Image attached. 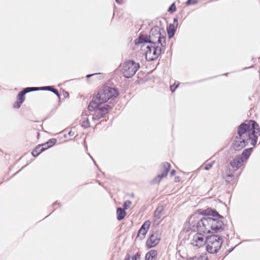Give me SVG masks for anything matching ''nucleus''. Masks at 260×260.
<instances>
[{
	"instance_id": "obj_1",
	"label": "nucleus",
	"mask_w": 260,
	"mask_h": 260,
	"mask_svg": "<svg viewBox=\"0 0 260 260\" xmlns=\"http://www.w3.org/2000/svg\"><path fill=\"white\" fill-rule=\"evenodd\" d=\"M259 135V126L255 121L250 120L247 124L243 123L238 127V136L234 138L232 147L234 149L238 151L248 143L254 146Z\"/></svg>"
},
{
	"instance_id": "obj_2",
	"label": "nucleus",
	"mask_w": 260,
	"mask_h": 260,
	"mask_svg": "<svg viewBox=\"0 0 260 260\" xmlns=\"http://www.w3.org/2000/svg\"><path fill=\"white\" fill-rule=\"evenodd\" d=\"M201 213L207 216H212L214 218L204 217L200 219L197 225L199 232L208 234L213 232H220L223 230V222L220 220L223 216L220 215L215 210L207 208L203 210Z\"/></svg>"
},
{
	"instance_id": "obj_3",
	"label": "nucleus",
	"mask_w": 260,
	"mask_h": 260,
	"mask_svg": "<svg viewBox=\"0 0 260 260\" xmlns=\"http://www.w3.org/2000/svg\"><path fill=\"white\" fill-rule=\"evenodd\" d=\"M160 29L159 27L156 26L153 27L150 31L149 36L148 37L146 35H141L136 44H141L143 43H148L149 44L158 45L159 44L161 46H163L165 44L166 38L164 36L161 35L160 32Z\"/></svg>"
},
{
	"instance_id": "obj_4",
	"label": "nucleus",
	"mask_w": 260,
	"mask_h": 260,
	"mask_svg": "<svg viewBox=\"0 0 260 260\" xmlns=\"http://www.w3.org/2000/svg\"><path fill=\"white\" fill-rule=\"evenodd\" d=\"M118 95V92L116 89L105 86L99 91L95 97V100L99 104H103L110 99L117 97Z\"/></svg>"
},
{
	"instance_id": "obj_5",
	"label": "nucleus",
	"mask_w": 260,
	"mask_h": 260,
	"mask_svg": "<svg viewBox=\"0 0 260 260\" xmlns=\"http://www.w3.org/2000/svg\"><path fill=\"white\" fill-rule=\"evenodd\" d=\"M223 242L221 237L213 235L206 237V249L210 253H216L220 249Z\"/></svg>"
},
{
	"instance_id": "obj_6",
	"label": "nucleus",
	"mask_w": 260,
	"mask_h": 260,
	"mask_svg": "<svg viewBox=\"0 0 260 260\" xmlns=\"http://www.w3.org/2000/svg\"><path fill=\"white\" fill-rule=\"evenodd\" d=\"M252 150V148L244 150L241 155L235 156L230 162L231 166L235 170H237L244 166L250 156Z\"/></svg>"
},
{
	"instance_id": "obj_7",
	"label": "nucleus",
	"mask_w": 260,
	"mask_h": 260,
	"mask_svg": "<svg viewBox=\"0 0 260 260\" xmlns=\"http://www.w3.org/2000/svg\"><path fill=\"white\" fill-rule=\"evenodd\" d=\"M140 68V64L133 60L125 61L122 64L121 71L123 76L131 78L133 76Z\"/></svg>"
},
{
	"instance_id": "obj_8",
	"label": "nucleus",
	"mask_w": 260,
	"mask_h": 260,
	"mask_svg": "<svg viewBox=\"0 0 260 260\" xmlns=\"http://www.w3.org/2000/svg\"><path fill=\"white\" fill-rule=\"evenodd\" d=\"M146 48L145 57L148 61L157 59L161 53V47L156 45L149 44Z\"/></svg>"
},
{
	"instance_id": "obj_9",
	"label": "nucleus",
	"mask_w": 260,
	"mask_h": 260,
	"mask_svg": "<svg viewBox=\"0 0 260 260\" xmlns=\"http://www.w3.org/2000/svg\"><path fill=\"white\" fill-rule=\"evenodd\" d=\"M170 168V164L168 162H163L160 166V170L161 173L158 174L156 177L153 179L152 181L153 183H158L160 180L167 176L168 173Z\"/></svg>"
},
{
	"instance_id": "obj_10",
	"label": "nucleus",
	"mask_w": 260,
	"mask_h": 260,
	"mask_svg": "<svg viewBox=\"0 0 260 260\" xmlns=\"http://www.w3.org/2000/svg\"><path fill=\"white\" fill-rule=\"evenodd\" d=\"M205 243L206 240H205L203 235L201 233L196 234L191 241V244L192 245L199 247L204 245Z\"/></svg>"
},
{
	"instance_id": "obj_11",
	"label": "nucleus",
	"mask_w": 260,
	"mask_h": 260,
	"mask_svg": "<svg viewBox=\"0 0 260 260\" xmlns=\"http://www.w3.org/2000/svg\"><path fill=\"white\" fill-rule=\"evenodd\" d=\"M160 240V235L157 233L152 234L146 241V245L149 248L156 246Z\"/></svg>"
},
{
	"instance_id": "obj_12",
	"label": "nucleus",
	"mask_w": 260,
	"mask_h": 260,
	"mask_svg": "<svg viewBox=\"0 0 260 260\" xmlns=\"http://www.w3.org/2000/svg\"><path fill=\"white\" fill-rule=\"evenodd\" d=\"M150 222L149 221H145L139 230L137 237L141 240L144 239L150 226Z\"/></svg>"
},
{
	"instance_id": "obj_13",
	"label": "nucleus",
	"mask_w": 260,
	"mask_h": 260,
	"mask_svg": "<svg viewBox=\"0 0 260 260\" xmlns=\"http://www.w3.org/2000/svg\"><path fill=\"white\" fill-rule=\"evenodd\" d=\"M111 108V107L109 105L98 108V112L101 113V116L104 117L106 114L108 113L109 110Z\"/></svg>"
},
{
	"instance_id": "obj_14",
	"label": "nucleus",
	"mask_w": 260,
	"mask_h": 260,
	"mask_svg": "<svg viewBox=\"0 0 260 260\" xmlns=\"http://www.w3.org/2000/svg\"><path fill=\"white\" fill-rule=\"evenodd\" d=\"M157 251L152 250L149 251L145 256L146 260H154L156 259L157 256Z\"/></svg>"
},
{
	"instance_id": "obj_15",
	"label": "nucleus",
	"mask_w": 260,
	"mask_h": 260,
	"mask_svg": "<svg viewBox=\"0 0 260 260\" xmlns=\"http://www.w3.org/2000/svg\"><path fill=\"white\" fill-rule=\"evenodd\" d=\"M116 214L117 220H121L124 218L126 215V212L124 209H122L121 208H118L117 209Z\"/></svg>"
},
{
	"instance_id": "obj_16",
	"label": "nucleus",
	"mask_w": 260,
	"mask_h": 260,
	"mask_svg": "<svg viewBox=\"0 0 260 260\" xmlns=\"http://www.w3.org/2000/svg\"><path fill=\"white\" fill-rule=\"evenodd\" d=\"M40 90H49V91H51L54 93L58 97V99H60V94L58 91V90L55 88H54L52 86H44L40 87Z\"/></svg>"
},
{
	"instance_id": "obj_17",
	"label": "nucleus",
	"mask_w": 260,
	"mask_h": 260,
	"mask_svg": "<svg viewBox=\"0 0 260 260\" xmlns=\"http://www.w3.org/2000/svg\"><path fill=\"white\" fill-rule=\"evenodd\" d=\"M100 104H101L98 103L95 100V98H93V100L92 101V102L90 103L89 105H88V109L90 111L93 110L95 111V110L99 108V105Z\"/></svg>"
},
{
	"instance_id": "obj_18",
	"label": "nucleus",
	"mask_w": 260,
	"mask_h": 260,
	"mask_svg": "<svg viewBox=\"0 0 260 260\" xmlns=\"http://www.w3.org/2000/svg\"><path fill=\"white\" fill-rule=\"evenodd\" d=\"M162 211L163 207L162 206H158L154 212V217L156 219H160L162 216Z\"/></svg>"
},
{
	"instance_id": "obj_19",
	"label": "nucleus",
	"mask_w": 260,
	"mask_h": 260,
	"mask_svg": "<svg viewBox=\"0 0 260 260\" xmlns=\"http://www.w3.org/2000/svg\"><path fill=\"white\" fill-rule=\"evenodd\" d=\"M26 93L25 91H24V89L19 93L17 96V101H19V104H22L24 101V95Z\"/></svg>"
},
{
	"instance_id": "obj_20",
	"label": "nucleus",
	"mask_w": 260,
	"mask_h": 260,
	"mask_svg": "<svg viewBox=\"0 0 260 260\" xmlns=\"http://www.w3.org/2000/svg\"><path fill=\"white\" fill-rule=\"evenodd\" d=\"M177 23L176 24V26L175 27L174 24H170L168 28H167V31L170 36H173L175 32L176 27H177Z\"/></svg>"
},
{
	"instance_id": "obj_21",
	"label": "nucleus",
	"mask_w": 260,
	"mask_h": 260,
	"mask_svg": "<svg viewBox=\"0 0 260 260\" xmlns=\"http://www.w3.org/2000/svg\"><path fill=\"white\" fill-rule=\"evenodd\" d=\"M43 151V149L41 148V146L38 145L35 148L32 150L31 152V154L33 156L36 157L40 153Z\"/></svg>"
},
{
	"instance_id": "obj_22",
	"label": "nucleus",
	"mask_w": 260,
	"mask_h": 260,
	"mask_svg": "<svg viewBox=\"0 0 260 260\" xmlns=\"http://www.w3.org/2000/svg\"><path fill=\"white\" fill-rule=\"evenodd\" d=\"M23 89L24 91H25L26 93H27L32 91H37L40 90V87H26Z\"/></svg>"
},
{
	"instance_id": "obj_23",
	"label": "nucleus",
	"mask_w": 260,
	"mask_h": 260,
	"mask_svg": "<svg viewBox=\"0 0 260 260\" xmlns=\"http://www.w3.org/2000/svg\"><path fill=\"white\" fill-rule=\"evenodd\" d=\"M90 124L89 120L87 118H86L85 120H83L82 122V126L84 128H87L89 127Z\"/></svg>"
},
{
	"instance_id": "obj_24",
	"label": "nucleus",
	"mask_w": 260,
	"mask_h": 260,
	"mask_svg": "<svg viewBox=\"0 0 260 260\" xmlns=\"http://www.w3.org/2000/svg\"><path fill=\"white\" fill-rule=\"evenodd\" d=\"M188 260H208V259L205 256H200L190 258Z\"/></svg>"
},
{
	"instance_id": "obj_25",
	"label": "nucleus",
	"mask_w": 260,
	"mask_h": 260,
	"mask_svg": "<svg viewBox=\"0 0 260 260\" xmlns=\"http://www.w3.org/2000/svg\"><path fill=\"white\" fill-rule=\"evenodd\" d=\"M131 204H132V202L130 201H129V200L126 201L123 204V208H124L123 209H124V210H125V209H128Z\"/></svg>"
},
{
	"instance_id": "obj_26",
	"label": "nucleus",
	"mask_w": 260,
	"mask_h": 260,
	"mask_svg": "<svg viewBox=\"0 0 260 260\" xmlns=\"http://www.w3.org/2000/svg\"><path fill=\"white\" fill-rule=\"evenodd\" d=\"M56 142V140L55 139H50L48 141H47L46 143H47L49 147H50L54 145Z\"/></svg>"
},
{
	"instance_id": "obj_27",
	"label": "nucleus",
	"mask_w": 260,
	"mask_h": 260,
	"mask_svg": "<svg viewBox=\"0 0 260 260\" xmlns=\"http://www.w3.org/2000/svg\"><path fill=\"white\" fill-rule=\"evenodd\" d=\"M101 117H102L101 116V113L98 112V108H97L95 111V115L93 116V118L99 119Z\"/></svg>"
},
{
	"instance_id": "obj_28",
	"label": "nucleus",
	"mask_w": 260,
	"mask_h": 260,
	"mask_svg": "<svg viewBox=\"0 0 260 260\" xmlns=\"http://www.w3.org/2000/svg\"><path fill=\"white\" fill-rule=\"evenodd\" d=\"M176 11V6L174 3L172 4L169 8L168 11L173 12Z\"/></svg>"
},
{
	"instance_id": "obj_29",
	"label": "nucleus",
	"mask_w": 260,
	"mask_h": 260,
	"mask_svg": "<svg viewBox=\"0 0 260 260\" xmlns=\"http://www.w3.org/2000/svg\"><path fill=\"white\" fill-rule=\"evenodd\" d=\"M197 0H188L186 2V5H194L197 3Z\"/></svg>"
},
{
	"instance_id": "obj_30",
	"label": "nucleus",
	"mask_w": 260,
	"mask_h": 260,
	"mask_svg": "<svg viewBox=\"0 0 260 260\" xmlns=\"http://www.w3.org/2000/svg\"><path fill=\"white\" fill-rule=\"evenodd\" d=\"M214 163V161L210 162V163H207L205 165V169L206 170H209L212 166L213 164Z\"/></svg>"
},
{
	"instance_id": "obj_31",
	"label": "nucleus",
	"mask_w": 260,
	"mask_h": 260,
	"mask_svg": "<svg viewBox=\"0 0 260 260\" xmlns=\"http://www.w3.org/2000/svg\"><path fill=\"white\" fill-rule=\"evenodd\" d=\"M39 145L41 146V148H42V149H43V151L49 148L47 143Z\"/></svg>"
},
{
	"instance_id": "obj_32",
	"label": "nucleus",
	"mask_w": 260,
	"mask_h": 260,
	"mask_svg": "<svg viewBox=\"0 0 260 260\" xmlns=\"http://www.w3.org/2000/svg\"><path fill=\"white\" fill-rule=\"evenodd\" d=\"M174 85H175V84L173 85H172V86H170V90H171L172 92H174L175 91V89L177 88V87L178 86L179 84H178L175 86H174Z\"/></svg>"
},
{
	"instance_id": "obj_33",
	"label": "nucleus",
	"mask_w": 260,
	"mask_h": 260,
	"mask_svg": "<svg viewBox=\"0 0 260 260\" xmlns=\"http://www.w3.org/2000/svg\"><path fill=\"white\" fill-rule=\"evenodd\" d=\"M140 255L138 253H136L135 255L133 256L132 258L133 260H137L140 258Z\"/></svg>"
},
{
	"instance_id": "obj_34",
	"label": "nucleus",
	"mask_w": 260,
	"mask_h": 260,
	"mask_svg": "<svg viewBox=\"0 0 260 260\" xmlns=\"http://www.w3.org/2000/svg\"><path fill=\"white\" fill-rule=\"evenodd\" d=\"M21 105V104H19V101H17L16 102V103L15 104V105H14V107L19 108L20 107Z\"/></svg>"
},
{
	"instance_id": "obj_35",
	"label": "nucleus",
	"mask_w": 260,
	"mask_h": 260,
	"mask_svg": "<svg viewBox=\"0 0 260 260\" xmlns=\"http://www.w3.org/2000/svg\"><path fill=\"white\" fill-rule=\"evenodd\" d=\"M68 134L70 136H73L74 135V133L72 131H70L69 133H68Z\"/></svg>"
},
{
	"instance_id": "obj_36",
	"label": "nucleus",
	"mask_w": 260,
	"mask_h": 260,
	"mask_svg": "<svg viewBox=\"0 0 260 260\" xmlns=\"http://www.w3.org/2000/svg\"><path fill=\"white\" fill-rule=\"evenodd\" d=\"M175 171L174 170H172L171 171V173H170V174L172 176H174L175 174Z\"/></svg>"
},
{
	"instance_id": "obj_37",
	"label": "nucleus",
	"mask_w": 260,
	"mask_h": 260,
	"mask_svg": "<svg viewBox=\"0 0 260 260\" xmlns=\"http://www.w3.org/2000/svg\"><path fill=\"white\" fill-rule=\"evenodd\" d=\"M96 74H91V75H87L86 77H87V78H89L91 76H93V75H96Z\"/></svg>"
},
{
	"instance_id": "obj_38",
	"label": "nucleus",
	"mask_w": 260,
	"mask_h": 260,
	"mask_svg": "<svg viewBox=\"0 0 260 260\" xmlns=\"http://www.w3.org/2000/svg\"><path fill=\"white\" fill-rule=\"evenodd\" d=\"M115 1L118 4H121V2L122 1V0H115Z\"/></svg>"
},
{
	"instance_id": "obj_39",
	"label": "nucleus",
	"mask_w": 260,
	"mask_h": 260,
	"mask_svg": "<svg viewBox=\"0 0 260 260\" xmlns=\"http://www.w3.org/2000/svg\"><path fill=\"white\" fill-rule=\"evenodd\" d=\"M177 22H178V19H177V18H174V23H175V22L177 23Z\"/></svg>"
},
{
	"instance_id": "obj_40",
	"label": "nucleus",
	"mask_w": 260,
	"mask_h": 260,
	"mask_svg": "<svg viewBox=\"0 0 260 260\" xmlns=\"http://www.w3.org/2000/svg\"><path fill=\"white\" fill-rule=\"evenodd\" d=\"M64 96H69V94H68V92H65V93H64Z\"/></svg>"
},
{
	"instance_id": "obj_41",
	"label": "nucleus",
	"mask_w": 260,
	"mask_h": 260,
	"mask_svg": "<svg viewBox=\"0 0 260 260\" xmlns=\"http://www.w3.org/2000/svg\"><path fill=\"white\" fill-rule=\"evenodd\" d=\"M90 157H91L92 159H93V158H92L91 156H90ZM92 160H94L93 159H92ZM94 162V164H95V162Z\"/></svg>"
},
{
	"instance_id": "obj_42",
	"label": "nucleus",
	"mask_w": 260,
	"mask_h": 260,
	"mask_svg": "<svg viewBox=\"0 0 260 260\" xmlns=\"http://www.w3.org/2000/svg\"><path fill=\"white\" fill-rule=\"evenodd\" d=\"M125 260H130L129 257L127 258V259H126Z\"/></svg>"
}]
</instances>
